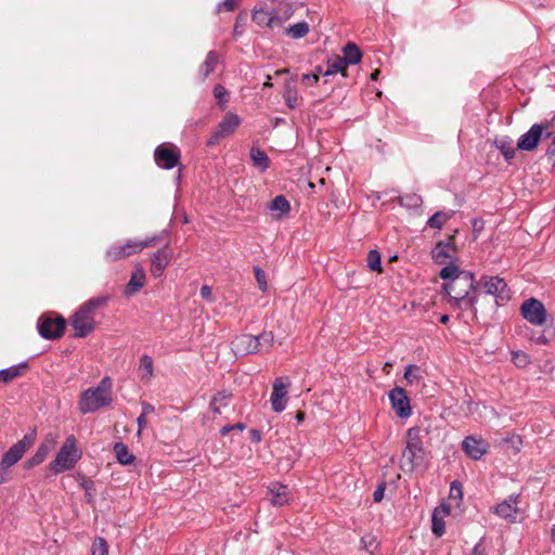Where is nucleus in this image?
I'll list each match as a JSON object with an SVG mask.
<instances>
[{"mask_svg":"<svg viewBox=\"0 0 555 555\" xmlns=\"http://www.w3.org/2000/svg\"><path fill=\"white\" fill-rule=\"evenodd\" d=\"M65 324L63 318H43L38 325L39 334L47 339H57L63 336Z\"/></svg>","mask_w":555,"mask_h":555,"instance_id":"nucleus-13","label":"nucleus"},{"mask_svg":"<svg viewBox=\"0 0 555 555\" xmlns=\"http://www.w3.org/2000/svg\"><path fill=\"white\" fill-rule=\"evenodd\" d=\"M452 212L437 211L427 221L433 229H441L443 224L451 218Z\"/></svg>","mask_w":555,"mask_h":555,"instance_id":"nucleus-38","label":"nucleus"},{"mask_svg":"<svg viewBox=\"0 0 555 555\" xmlns=\"http://www.w3.org/2000/svg\"><path fill=\"white\" fill-rule=\"evenodd\" d=\"M112 387V378L106 376L96 387L85 390L79 400V410L86 414L109 405L113 401Z\"/></svg>","mask_w":555,"mask_h":555,"instance_id":"nucleus-3","label":"nucleus"},{"mask_svg":"<svg viewBox=\"0 0 555 555\" xmlns=\"http://www.w3.org/2000/svg\"><path fill=\"white\" fill-rule=\"evenodd\" d=\"M91 555H108V545L103 538L94 540Z\"/></svg>","mask_w":555,"mask_h":555,"instance_id":"nucleus-41","label":"nucleus"},{"mask_svg":"<svg viewBox=\"0 0 555 555\" xmlns=\"http://www.w3.org/2000/svg\"><path fill=\"white\" fill-rule=\"evenodd\" d=\"M214 95L220 102H227L228 91L223 86L217 85L214 88Z\"/></svg>","mask_w":555,"mask_h":555,"instance_id":"nucleus-52","label":"nucleus"},{"mask_svg":"<svg viewBox=\"0 0 555 555\" xmlns=\"http://www.w3.org/2000/svg\"><path fill=\"white\" fill-rule=\"evenodd\" d=\"M240 1L241 0H223L218 4L217 12H232L238 7Z\"/></svg>","mask_w":555,"mask_h":555,"instance_id":"nucleus-44","label":"nucleus"},{"mask_svg":"<svg viewBox=\"0 0 555 555\" xmlns=\"http://www.w3.org/2000/svg\"><path fill=\"white\" fill-rule=\"evenodd\" d=\"M35 442V434L26 435L23 439L14 443L2 456L0 466L3 469H9L16 464L25 454V452Z\"/></svg>","mask_w":555,"mask_h":555,"instance_id":"nucleus-8","label":"nucleus"},{"mask_svg":"<svg viewBox=\"0 0 555 555\" xmlns=\"http://www.w3.org/2000/svg\"><path fill=\"white\" fill-rule=\"evenodd\" d=\"M449 513H450V508L448 505H441L434 509L433 515H431V522H433L431 529H433V532L437 537H441L444 533L446 528H444L443 517L446 515H448Z\"/></svg>","mask_w":555,"mask_h":555,"instance_id":"nucleus-24","label":"nucleus"},{"mask_svg":"<svg viewBox=\"0 0 555 555\" xmlns=\"http://www.w3.org/2000/svg\"><path fill=\"white\" fill-rule=\"evenodd\" d=\"M309 33V24L307 22L296 23L285 29V34L293 39H300Z\"/></svg>","mask_w":555,"mask_h":555,"instance_id":"nucleus-36","label":"nucleus"},{"mask_svg":"<svg viewBox=\"0 0 555 555\" xmlns=\"http://www.w3.org/2000/svg\"><path fill=\"white\" fill-rule=\"evenodd\" d=\"M361 543L363 544V547L369 550L371 546L374 545L375 543V539L373 537H363L361 539Z\"/></svg>","mask_w":555,"mask_h":555,"instance_id":"nucleus-57","label":"nucleus"},{"mask_svg":"<svg viewBox=\"0 0 555 555\" xmlns=\"http://www.w3.org/2000/svg\"><path fill=\"white\" fill-rule=\"evenodd\" d=\"M232 430H233L232 425H225V426H223V427L220 429V434H221V436H225V435H228V434H229L230 431H232Z\"/></svg>","mask_w":555,"mask_h":555,"instance_id":"nucleus-63","label":"nucleus"},{"mask_svg":"<svg viewBox=\"0 0 555 555\" xmlns=\"http://www.w3.org/2000/svg\"><path fill=\"white\" fill-rule=\"evenodd\" d=\"M27 369V363H20L0 371V382L8 384L22 376Z\"/></svg>","mask_w":555,"mask_h":555,"instance_id":"nucleus-30","label":"nucleus"},{"mask_svg":"<svg viewBox=\"0 0 555 555\" xmlns=\"http://www.w3.org/2000/svg\"><path fill=\"white\" fill-rule=\"evenodd\" d=\"M254 272H255V278H256V281L258 283V287L262 291V292H266L267 291V279H266V273L262 269H260L259 267H255L254 268Z\"/></svg>","mask_w":555,"mask_h":555,"instance_id":"nucleus-45","label":"nucleus"},{"mask_svg":"<svg viewBox=\"0 0 555 555\" xmlns=\"http://www.w3.org/2000/svg\"><path fill=\"white\" fill-rule=\"evenodd\" d=\"M253 21L259 25V26H267L270 28H273L272 25V17H271V10L267 11L262 8L260 9H254L253 11Z\"/></svg>","mask_w":555,"mask_h":555,"instance_id":"nucleus-35","label":"nucleus"},{"mask_svg":"<svg viewBox=\"0 0 555 555\" xmlns=\"http://www.w3.org/2000/svg\"><path fill=\"white\" fill-rule=\"evenodd\" d=\"M232 397V395L228 391H220L216 396H214L210 408L216 414L221 413V406L218 405V400H229Z\"/></svg>","mask_w":555,"mask_h":555,"instance_id":"nucleus-43","label":"nucleus"},{"mask_svg":"<svg viewBox=\"0 0 555 555\" xmlns=\"http://www.w3.org/2000/svg\"><path fill=\"white\" fill-rule=\"evenodd\" d=\"M283 99L287 105V107L294 109L299 106V95L297 92V88L293 81H287L285 83V89L283 93Z\"/></svg>","mask_w":555,"mask_h":555,"instance_id":"nucleus-31","label":"nucleus"},{"mask_svg":"<svg viewBox=\"0 0 555 555\" xmlns=\"http://www.w3.org/2000/svg\"><path fill=\"white\" fill-rule=\"evenodd\" d=\"M219 63L217 52L209 51L206 55L204 63L199 67L201 81H204L215 69Z\"/></svg>","mask_w":555,"mask_h":555,"instance_id":"nucleus-27","label":"nucleus"},{"mask_svg":"<svg viewBox=\"0 0 555 555\" xmlns=\"http://www.w3.org/2000/svg\"><path fill=\"white\" fill-rule=\"evenodd\" d=\"M475 410L479 412L480 417H483V420L491 418V417L495 416V411L492 408H489L487 405L476 404Z\"/></svg>","mask_w":555,"mask_h":555,"instance_id":"nucleus-47","label":"nucleus"},{"mask_svg":"<svg viewBox=\"0 0 555 555\" xmlns=\"http://www.w3.org/2000/svg\"><path fill=\"white\" fill-rule=\"evenodd\" d=\"M201 296L204 298V299H207V300H211V297H212V293H211V288L207 285H203L201 287Z\"/></svg>","mask_w":555,"mask_h":555,"instance_id":"nucleus-56","label":"nucleus"},{"mask_svg":"<svg viewBox=\"0 0 555 555\" xmlns=\"http://www.w3.org/2000/svg\"><path fill=\"white\" fill-rule=\"evenodd\" d=\"M255 337L259 343H261V347H271L274 341V335L272 332H262L261 334Z\"/></svg>","mask_w":555,"mask_h":555,"instance_id":"nucleus-46","label":"nucleus"},{"mask_svg":"<svg viewBox=\"0 0 555 555\" xmlns=\"http://www.w3.org/2000/svg\"><path fill=\"white\" fill-rule=\"evenodd\" d=\"M145 282L146 275L144 269L141 266H135L129 282L125 286L124 295L128 298L134 296L145 285Z\"/></svg>","mask_w":555,"mask_h":555,"instance_id":"nucleus-18","label":"nucleus"},{"mask_svg":"<svg viewBox=\"0 0 555 555\" xmlns=\"http://www.w3.org/2000/svg\"><path fill=\"white\" fill-rule=\"evenodd\" d=\"M249 434H250V438H251L255 442H260V441H261V439H262V438H261V434H260V431H259V430H257V429H251V430L249 431Z\"/></svg>","mask_w":555,"mask_h":555,"instance_id":"nucleus-61","label":"nucleus"},{"mask_svg":"<svg viewBox=\"0 0 555 555\" xmlns=\"http://www.w3.org/2000/svg\"><path fill=\"white\" fill-rule=\"evenodd\" d=\"M292 494L287 486L281 483H273L268 489V500L274 506H283L288 504Z\"/></svg>","mask_w":555,"mask_h":555,"instance_id":"nucleus-19","label":"nucleus"},{"mask_svg":"<svg viewBox=\"0 0 555 555\" xmlns=\"http://www.w3.org/2000/svg\"><path fill=\"white\" fill-rule=\"evenodd\" d=\"M139 372L141 374V379L142 380H150L153 376V373H154V367H153V359L147 356V354H143L140 359V364H139Z\"/></svg>","mask_w":555,"mask_h":555,"instance_id":"nucleus-34","label":"nucleus"},{"mask_svg":"<svg viewBox=\"0 0 555 555\" xmlns=\"http://www.w3.org/2000/svg\"><path fill=\"white\" fill-rule=\"evenodd\" d=\"M513 360L519 367H524L529 363L528 356L524 352H513Z\"/></svg>","mask_w":555,"mask_h":555,"instance_id":"nucleus-49","label":"nucleus"},{"mask_svg":"<svg viewBox=\"0 0 555 555\" xmlns=\"http://www.w3.org/2000/svg\"><path fill=\"white\" fill-rule=\"evenodd\" d=\"M137 423H138V427H139V429H138V436H140V435H141V433H142V429H143V428H144V426L146 425V415L141 414V415L138 417V420H137Z\"/></svg>","mask_w":555,"mask_h":555,"instance_id":"nucleus-58","label":"nucleus"},{"mask_svg":"<svg viewBox=\"0 0 555 555\" xmlns=\"http://www.w3.org/2000/svg\"><path fill=\"white\" fill-rule=\"evenodd\" d=\"M294 14V8L288 2H280L275 8L271 10L272 25L274 27H281L287 20Z\"/></svg>","mask_w":555,"mask_h":555,"instance_id":"nucleus-21","label":"nucleus"},{"mask_svg":"<svg viewBox=\"0 0 555 555\" xmlns=\"http://www.w3.org/2000/svg\"><path fill=\"white\" fill-rule=\"evenodd\" d=\"M518 508H517V496L511 495L507 500L499 503L494 513L504 519H508L509 521L516 520Z\"/></svg>","mask_w":555,"mask_h":555,"instance_id":"nucleus-22","label":"nucleus"},{"mask_svg":"<svg viewBox=\"0 0 555 555\" xmlns=\"http://www.w3.org/2000/svg\"><path fill=\"white\" fill-rule=\"evenodd\" d=\"M317 72L318 73H314V74H304L301 76V80L309 85H317L320 79L319 74L322 73L321 67H318Z\"/></svg>","mask_w":555,"mask_h":555,"instance_id":"nucleus-50","label":"nucleus"},{"mask_svg":"<svg viewBox=\"0 0 555 555\" xmlns=\"http://www.w3.org/2000/svg\"><path fill=\"white\" fill-rule=\"evenodd\" d=\"M347 65L343 61L341 56L335 55L333 59L327 61V68L324 73V76L334 75L340 73L343 76H347Z\"/></svg>","mask_w":555,"mask_h":555,"instance_id":"nucleus-33","label":"nucleus"},{"mask_svg":"<svg viewBox=\"0 0 555 555\" xmlns=\"http://www.w3.org/2000/svg\"><path fill=\"white\" fill-rule=\"evenodd\" d=\"M154 410H155V409H154V406H153L151 403H149V402H143V403H142V412H141V414H143V415H146V416H147L149 414L153 413V412H154Z\"/></svg>","mask_w":555,"mask_h":555,"instance_id":"nucleus-60","label":"nucleus"},{"mask_svg":"<svg viewBox=\"0 0 555 555\" xmlns=\"http://www.w3.org/2000/svg\"><path fill=\"white\" fill-rule=\"evenodd\" d=\"M156 164L164 169H172L180 159V152L177 146L162 144L154 153Z\"/></svg>","mask_w":555,"mask_h":555,"instance_id":"nucleus-12","label":"nucleus"},{"mask_svg":"<svg viewBox=\"0 0 555 555\" xmlns=\"http://www.w3.org/2000/svg\"><path fill=\"white\" fill-rule=\"evenodd\" d=\"M8 481V469H3L0 467V485Z\"/></svg>","mask_w":555,"mask_h":555,"instance_id":"nucleus-62","label":"nucleus"},{"mask_svg":"<svg viewBox=\"0 0 555 555\" xmlns=\"http://www.w3.org/2000/svg\"><path fill=\"white\" fill-rule=\"evenodd\" d=\"M389 400L392 410L399 417L405 418L411 415L410 399L405 390L401 387H395L389 392Z\"/></svg>","mask_w":555,"mask_h":555,"instance_id":"nucleus-14","label":"nucleus"},{"mask_svg":"<svg viewBox=\"0 0 555 555\" xmlns=\"http://www.w3.org/2000/svg\"><path fill=\"white\" fill-rule=\"evenodd\" d=\"M171 259V253L168 246H164L162 249L157 250L151 257V274L155 278H158L163 274L166 267L169 264Z\"/></svg>","mask_w":555,"mask_h":555,"instance_id":"nucleus-17","label":"nucleus"},{"mask_svg":"<svg viewBox=\"0 0 555 555\" xmlns=\"http://www.w3.org/2000/svg\"><path fill=\"white\" fill-rule=\"evenodd\" d=\"M55 444L56 440L53 435H48L39 447H41L42 450H46L47 453H50Z\"/></svg>","mask_w":555,"mask_h":555,"instance_id":"nucleus-51","label":"nucleus"},{"mask_svg":"<svg viewBox=\"0 0 555 555\" xmlns=\"http://www.w3.org/2000/svg\"><path fill=\"white\" fill-rule=\"evenodd\" d=\"M288 379L285 377H278L273 382L271 393V405L274 412H282L286 408L288 395Z\"/></svg>","mask_w":555,"mask_h":555,"instance_id":"nucleus-10","label":"nucleus"},{"mask_svg":"<svg viewBox=\"0 0 555 555\" xmlns=\"http://www.w3.org/2000/svg\"><path fill=\"white\" fill-rule=\"evenodd\" d=\"M343 61L346 63V65L351 64H358L360 63L362 59V52L360 51L359 47L353 42H348L344 49H343Z\"/></svg>","mask_w":555,"mask_h":555,"instance_id":"nucleus-29","label":"nucleus"},{"mask_svg":"<svg viewBox=\"0 0 555 555\" xmlns=\"http://www.w3.org/2000/svg\"><path fill=\"white\" fill-rule=\"evenodd\" d=\"M231 349L235 356H246L261 350L259 343L254 335L241 334L231 341Z\"/></svg>","mask_w":555,"mask_h":555,"instance_id":"nucleus-11","label":"nucleus"},{"mask_svg":"<svg viewBox=\"0 0 555 555\" xmlns=\"http://www.w3.org/2000/svg\"><path fill=\"white\" fill-rule=\"evenodd\" d=\"M269 209L273 214H275L274 218L279 220V219H282L284 216H286L289 212L291 205L285 196L278 195L269 204Z\"/></svg>","mask_w":555,"mask_h":555,"instance_id":"nucleus-25","label":"nucleus"},{"mask_svg":"<svg viewBox=\"0 0 555 555\" xmlns=\"http://www.w3.org/2000/svg\"><path fill=\"white\" fill-rule=\"evenodd\" d=\"M250 157L253 159L254 165L260 168L261 170H266L269 167V157L262 150L258 147H253L250 150Z\"/></svg>","mask_w":555,"mask_h":555,"instance_id":"nucleus-37","label":"nucleus"},{"mask_svg":"<svg viewBox=\"0 0 555 555\" xmlns=\"http://www.w3.org/2000/svg\"><path fill=\"white\" fill-rule=\"evenodd\" d=\"M70 325L75 331V337H86L95 328V320L93 315L81 313L77 310L70 318Z\"/></svg>","mask_w":555,"mask_h":555,"instance_id":"nucleus-15","label":"nucleus"},{"mask_svg":"<svg viewBox=\"0 0 555 555\" xmlns=\"http://www.w3.org/2000/svg\"><path fill=\"white\" fill-rule=\"evenodd\" d=\"M421 369L417 365L411 364L405 369L404 378L409 384L417 383L421 378Z\"/></svg>","mask_w":555,"mask_h":555,"instance_id":"nucleus-42","label":"nucleus"},{"mask_svg":"<svg viewBox=\"0 0 555 555\" xmlns=\"http://www.w3.org/2000/svg\"><path fill=\"white\" fill-rule=\"evenodd\" d=\"M366 261H367V267L370 268V270L376 271V272H382L380 254L377 250H375V249L370 250L367 254Z\"/></svg>","mask_w":555,"mask_h":555,"instance_id":"nucleus-40","label":"nucleus"},{"mask_svg":"<svg viewBox=\"0 0 555 555\" xmlns=\"http://www.w3.org/2000/svg\"><path fill=\"white\" fill-rule=\"evenodd\" d=\"M155 242L156 237L154 236L142 241H128L122 245H114L107 249L105 258L108 261H117L142 251Z\"/></svg>","mask_w":555,"mask_h":555,"instance_id":"nucleus-5","label":"nucleus"},{"mask_svg":"<svg viewBox=\"0 0 555 555\" xmlns=\"http://www.w3.org/2000/svg\"><path fill=\"white\" fill-rule=\"evenodd\" d=\"M546 154L551 160L555 164V138L553 139L551 145L548 146Z\"/></svg>","mask_w":555,"mask_h":555,"instance_id":"nucleus-59","label":"nucleus"},{"mask_svg":"<svg viewBox=\"0 0 555 555\" xmlns=\"http://www.w3.org/2000/svg\"><path fill=\"white\" fill-rule=\"evenodd\" d=\"M428 435L427 428L415 426L409 428L405 435V448L400 460V468L404 473H412L424 464L425 449L423 438Z\"/></svg>","mask_w":555,"mask_h":555,"instance_id":"nucleus-2","label":"nucleus"},{"mask_svg":"<svg viewBox=\"0 0 555 555\" xmlns=\"http://www.w3.org/2000/svg\"><path fill=\"white\" fill-rule=\"evenodd\" d=\"M548 128V121L532 125L531 128L518 139L517 149L527 152L535 150L543 135H545V138L551 137Z\"/></svg>","mask_w":555,"mask_h":555,"instance_id":"nucleus-6","label":"nucleus"},{"mask_svg":"<svg viewBox=\"0 0 555 555\" xmlns=\"http://www.w3.org/2000/svg\"><path fill=\"white\" fill-rule=\"evenodd\" d=\"M49 453L46 452V450H42L41 447L38 448L37 452L34 454V456L29 460L30 465H38L42 463Z\"/></svg>","mask_w":555,"mask_h":555,"instance_id":"nucleus-48","label":"nucleus"},{"mask_svg":"<svg viewBox=\"0 0 555 555\" xmlns=\"http://www.w3.org/2000/svg\"><path fill=\"white\" fill-rule=\"evenodd\" d=\"M116 460L121 465H129L133 463L134 455L129 451L128 447L122 442H116L113 447Z\"/></svg>","mask_w":555,"mask_h":555,"instance_id":"nucleus-32","label":"nucleus"},{"mask_svg":"<svg viewBox=\"0 0 555 555\" xmlns=\"http://www.w3.org/2000/svg\"><path fill=\"white\" fill-rule=\"evenodd\" d=\"M241 124V119L236 114L227 113L219 122L216 131L208 140L209 145L217 144L222 138L231 135Z\"/></svg>","mask_w":555,"mask_h":555,"instance_id":"nucleus-9","label":"nucleus"},{"mask_svg":"<svg viewBox=\"0 0 555 555\" xmlns=\"http://www.w3.org/2000/svg\"><path fill=\"white\" fill-rule=\"evenodd\" d=\"M422 202V197L417 194H405L399 197L400 205L406 208L420 207Z\"/></svg>","mask_w":555,"mask_h":555,"instance_id":"nucleus-39","label":"nucleus"},{"mask_svg":"<svg viewBox=\"0 0 555 555\" xmlns=\"http://www.w3.org/2000/svg\"><path fill=\"white\" fill-rule=\"evenodd\" d=\"M80 456L81 453L77 448V440L70 435L66 438L54 461L49 464V468L53 474L72 469Z\"/></svg>","mask_w":555,"mask_h":555,"instance_id":"nucleus-4","label":"nucleus"},{"mask_svg":"<svg viewBox=\"0 0 555 555\" xmlns=\"http://www.w3.org/2000/svg\"><path fill=\"white\" fill-rule=\"evenodd\" d=\"M493 145L500 150V152L503 154L504 158L509 162L513 159L516 155L515 147L513 145V140L507 137H498L493 141Z\"/></svg>","mask_w":555,"mask_h":555,"instance_id":"nucleus-26","label":"nucleus"},{"mask_svg":"<svg viewBox=\"0 0 555 555\" xmlns=\"http://www.w3.org/2000/svg\"><path fill=\"white\" fill-rule=\"evenodd\" d=\"M450 498L462 499V487L459 481H453L450 488Z\"/></svg>","mask_w":555,"mask_h":555,"instance_id":"nucleus-53","label":"nucleus"},{"mask_svg":"<svg viewBox=\"0 0 555 555\" xmlns=\"http://www.w3.org/2000/svg\"><path fill=\"white\" fill-rule=\"evenodd\" d=\"M384 492H385V486L379 485L373 493L374 501L380 502L384 498Z\"/></svg>","mask_w":555,"mask_h":555,"instance_id":"nucleus-54","label":"nucleus"},{"mask_svg":"<svg viewBox=\"0 0 555 555\" xmlns=\"http://www.w3.org/2000/svg\"><path fill=\"white\" fill-rule=\"evenodd\" d=\"M439 276L444 280L442 287L449 295V302L455 308L476 311L477 297L472 295L476 284L474 274L450 263L441 269Z\"/></svg>","mask_w":555,"mask_h":555,"instance_id":"nucleus-1","label":"nucleus"},{"mask_svg":"<svg viewBox=\"0 0 555 555\" xmlns=\"http://www.w3.org/2000/svg\"><path fill=\"white\" fill-rule=\"evenodd\" d=\"M464 452L473 460H479L487 452V443L474 437H466L462 443Z\"/></svg>","mask_w":555,"mask_h":555,"instance_id":"nucleus-20","label":"nucleus"},{"mask_svg":"<svg viewBox=\"0 0 555 555\" xmlns=\"http://www.w3.org/2000/svg\"><path fill=\"white\" fill-rule=\"evenodd\" d=\"M519 310L521 317L532 325L541 326L546 321V309L543 302L537 298L531 297L526 299L520 305Z\"/></svg>","mask_w":555,"mask_h":555,"instance_id":"nucleus-7","label":"nucleus"},{"mask_svg":"<svg viewBox=\"0 0 555 555\" xmlns=\"http://www.w3.org/2000/svg\"><path fill=\"white\" fill-rule=\"evenodd\" d=\"M470 555H486V548L483 546V543L480 541L478 542L475 547L473 548Z\"/></svg>","mask_w":555,"mask_h":555,"instance_id":"nucleus-55","label":"nucleus"},{"mask_svg":"<svg viewBox=\"0 0 555 555\" xmlns=\"http://www.w3.org/2000/svg\"><path fill=\"white\" fill-rule=\"evenodd\" d=\"M483 288L487 294L493 295L496 300H508L509 289L506 282L499 276H491L483 283Z\"/></svg>","mask_w":555,"mask_h":555,"instance_id":"nucleus-16","label":"nucleus"},{"mask_svg":"<svg viewBox=\"0 0 555 555\" xmlns=\"http://www.w3.org/2000/svg\"><path fill=\"white\" fill-rule=\"evenodd\" d=\"M232 427H233V430L243 431V430H245L246 425L244 423H236V424L232 425Z\"/></svg>","mask_w":555,"mask_h":555,"instance_id":"nucleus-64","label":"nucleus"},{"mask_svg":"<svg viewBox=\"0 0 555 555\" xmlns=\"http://www.w3.org/2000/svg\"><path fill=\"white\" fill-rule=\"evenodd\" d=\"M109 297L108 296H99L89 299L78 309L81 313H86L88 315H93L98 309L103 308L107 305Z\"/></svg>","mask_w":555,"mask_h":555,"instance_id":"nucleus-28","label":"nucleus"},{"mask_svg":"<svg viewBox=\"0 0 555 555\" xmlns=\"http://www.w3.org/2000/svg\"><path fill=\"white\" fill-rule=\"evenodd\" d=\"M455 253V246L451 243H443L439 242L436 244L435 248L431 251L434 260L439 263L443 264L447 262V260L451 259L453 257V254Z\"/></svg>","mask_w":555,"mask_h":555,"instance_id":"nucleus-23","label":"nucleus"}]
</instances>
